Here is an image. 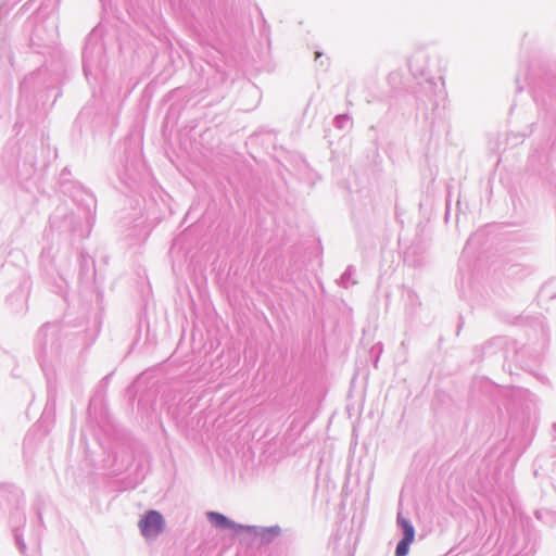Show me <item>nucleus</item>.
I'll return each instance as SVG.
<instances>
[{
  "label": "nucleus",
  "instance_id": "3",
  "mask_svg": "<svg viewBox=\"0 0 556 556\" xmlns=\"http://www.w3.org/2000/svg\"><path fill=\"white\" fill-rule=\"evenodd\" d=\"M207 518L214 527L220 529H230L233 531H253L255 529L252 526L237 525L236 522L228 519L225 515L216 511H208Z\"/></svg>",
  "mask_w": 556,
  "mask_h": 556
},
{
  "label": "nucleus",
  "instance_id": "2",
  "mask_svg": "<svg viewBox=\"0 0 556 556\" xmlns=\"http://www.w3.org/2000/svg\"><path fill=\"white\" fill-rule=\"evenodd\" d=\"M397 523L403 528L404 538L399 542L395 555L396 556H406L409 551V545L415 540V530L414 527L406 520L402 514H397Z\"/></svg>",
  "mask_w": 556,
  "mask_h": 556
},
{
  "label": "nucleus",
  "instance_id": "1",
  "mask_svg": "<svg viewBox=\"0 0 556 556\" xmlns=\"http://www.w3.org/2000/svg\"><path fill=\"white\" fill-rule=\"evenodd\" d=\"M139 528L143 536L154 538L162 532L164 528V519L156 510H149L139 521Z\"/></svg>",
  "mask_w": 556,
  "mask_h": 556
}]
</instances>
